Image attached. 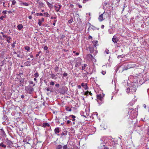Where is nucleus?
<instances>
[{
    "instance_id": "nucleus-1",
    "label": "nucleus",
    "mask_w": 149,
    "mask_h": 149,
    "mask_svg": "<svg viewBox=\"0 0 149 149\" xmlns=\"http://www.w3.org/2000/svg\"><path fill=\"white\" fill-rule=\"evenodd\" d=\"M25 90L28 93L31 94L34 91V89L32 86L29 85L25 87Z\"/></svg>"
},
{
    "instance_id": "nucleus-2",
    "label": "nucleus",
    "mask_w": 149,
    "mask_h": 149,
    "mask_svg": "<svg viewBox=\"0 0 149 149\" xmlns=\"http://www.w3.org/2000/svg\"><path fill=\"white\" fill-rule=\"evenodd\" d=\"M137 84L136 82H132L131 84V86H130V88L132 92H135L137 88Z\"/></svg>"
},
{
    "instance_id": "nucleus-3",
    "label": "nucleus",
    "mask_w": 149,
    "mask_h": 149,
    "mask_svg": "<svg viewBox=\"0 0 149 149\" xmlns=\"http://www.w3.org/2000/svg\"><path fill=\"white\" fill-rule=\"evenodd\" d=\"M130 63H124L123 67V71L125 70H126L130 68Z\"/></svg>"
},
{
    "instance_id": "nucleus-4",
    "label": "nucleus",
    "mask_w": 149,
    "mask_h": 149,
    "mask_svg": "<svg viewBox=\"0 0 149 149\" xmlns=\"http://www.w3.org/2000/svg\"><path fill=\"white\" fill-rule=\"evenodd\" d=\"M78 17L79 15H76L75 16V20H76V19H77V27H79V26H80L81 23V19Z\"/></svg>"
},
{
    "instance_id": "nucleus-5",
    "label": "nucleus",
    "mask_w": 149,
    "mask_h": 149,
    "mask_svg": "<svg viewBox=\"0 0 149 149\" xmlns=\"http://www.w3.org/2000/svg\"><path fill=\"white\" fill-rule=\"evenodd\" d=\"M76 61V63L75 65V67H77L80 66L81 65V61L80 58H77Z\"/></svg>"
},
{
    "instance_id": "nucleus-6",
    "label": "nucleus",
    "mask_w": 149,
    "mask_h": 149,
    "mask_svg": "<svg viewBox=\"0 0 149 149\" xmlns=\"http://www.w3.org/2000/svg\"><path fill=\"white\" fill-rule=\"evenodd\" d=\"M106 13H105L104 12L102 14L99 16L98 19L101 22L104 19V18H103V16L105 15H106Z\"/></svg>"
},
{
    "instance_id": "nucleus-7",
    "label": "nucleus",
    "mask_w": 149,
    "mask_h": 149,
    "mask_svg": "<svg viewBox=\"0 0 149 149\" xmlns=\"http://www.w3.org/2000/svg\"><path fill=\"white\" fill-rule=\"evenodd\" d=\"M5 142L8 145V147H10L13 144L12 142L8 140V138H6L5 140Z\"/></svg>"
},
{
    "instance_id": "nucleus-8",
    "label": "nucleus",
    "mask_w": 149,
    "mask_h": 149,
    "mask_svg": "<svg viewBox=\"0 0 149 149\" xmlns=\"http://www.w3.org/2000/svg\"><path fill=\"white\" fill-rule=\"evenodd\" d=\"M2 36L3 37L5 38H6V39H7V41L8 43L10 42V40L11 38L10 37L6 35H3Z\"/></svg>"
},
{
    "instance_id": "nucleus-9",
    "label": "nucleus",
    "mask_w": 149,
    "mask_h": 149,
    "mask_svg": "<svg viewBox=\"0 0 149 149\" xmlns=\"http://www.w3.org/2000/svg\"><path fill=\"white\" fill-rule=\"evenodd\" d=\"M118 40V39L117 37L116 36H114L112 39V41L114 43H117Z\"/></svg>"
},
{
    "instance_id": "nucleus-10",
    "label": "nucleus",
    "mask_w": 149,
    "mask_h": 149,
    "mask_svg": "<svg viewBox=\"0 0 149 149\" xmlns=\"http://www.w3.org/2000/svg\"><path fill=\"white\" fill-rule=\"evenodd\" d=\"M94 46L90 47H89V51L91 53H93L94 51Z\"/></svg>"
},
{
    "instance_id": "nucleus-11",
    "label": "nucleus",
    "mask_w": 149,
    "mask_h": 149,
    "mask_svg": "<svg viewBox=\"0 0 149 149\" xmlns=\"http://www.w3.org/2000/svg\"><path fill=\"white\" fill-rule=\"evenodd\" d=\"M20 5L22 6V5L25 6H28L29 5V4L28 3L25 2H24L20 1Z\"/></svg>"
},
{
    "instance_id": "nucleus-12",
    "label": "nucleus",
    "mask_w": 149,
    "mask_h": 149,
    "mask_svg": "<svg viewBox=\"0 0 149 149\" xmlns=\"http://www.w3.org/2000/svg\"><path fill=\"white\" fill-rule=\"evenodd\" d=\"M97 99L99 100L100 101H102V98H103L102 97V95L101 94H100L97 95Z\"/></svg>"
},
{
    "instance_id": "nucleus-13",
    "label": "nucleus",
    "mask_w": 149,
    "mask_h": 149,
    "mask_svg": "<svg viewBox=\"0 0 149 149\" xmlns=\"http://www.w3.org/2000/svg\"><path fill=\"white\" fill-rule=\"evenodd\" d=\"M59 129L60 128L59 127H56L55 128L54 130V132L55 134H57V133H58L59 132Z\"/></svg>"
},
{
    "instance_id": "nucleus-14",
    "label": "nucleus",
    "mask_w": 149,
    "mask_h": 149,
    "mask_svg": "<svg viewBox=\"0 0 149 149\" xmlns=\"http://www.w3.org/2000/svg\"><path fill=\"white\" fill-rule=\"evenodd\" d=\"M42 126L44 127H45L46 126H47L48 127H49L50 126V125H49V124L47 123H44L42 124Z\"/></svg>"
},
{
    "instance_id": "nucleus-15",
    "label": "nucleus",
    "mask_w": 149,
    "mask_h": 149,
    "mask_svg": "<svg viewBox=\"0 0 149 149\" xmlns=\"http://www.w3.org/2000/svg\"><path fill=\"white\" fill-rule=\"evenodd\" d=\"M74 83H72L71 84H70L69 86V87L71 89H72L73 90H74L73 89L74 88Z\"/></svg>"
},
{
    "instance_id": "nucleus-16",
    "label": "nucleus",
    "mask_w": 149,
    "mask_h": 149,
    "mask_svg": "<svg viewBox=\"0 0 149 149\" xmlns=\"http://www.w3.org/2000/svg\"><path fill=\"white\" fill-rule=\"evenodd\" d=\"M17 27L18 30H20L23 28V26L21 24H19L17 25Z\"/></svg>"
},
{
    "instance_id": "nucleus-17",
    "label": "nucleus",
    "mask_w": 149,
    "mask_h": 149,
    "mask_svg": "<svg viewBox=\"0 0 149 149\" xmlns=\"http://www.w3.org/2000/svg\"><path fill=\"white\" fill-rule=\"evenodd\" d=\"M31 61H27L26 62H25L24 64L26 65V66H31Z\"/></svg>"
},
{
    "instance_id": "nucleus-18",
    "label": "nucleus",
    "mask_w": 149,
    "mask_h": 149,
    "mask_svg": "<svg viewBox=\"0 0 149 149\" xmlns=\"http://www.w3.org/2000/svg\"><path fill=\"white\" fill-rule=\"evenodd\" d=\"M130 65L131 66L130 68H134L138 66L137 65H136L135 64H132L130 63Z\"/></svg>"
},
{
    "instance_id": "nucleus-19",
    "label": "nucleus",
    "mask_w": 149,
    "mask_h": 149,
    "mask_svg": "<svg viewBox=\"0 0 149 149\" xmlns=\"http://www.w3.org/2000/svg\"><path fill=\"white\" fill-rule=\"evenodd\" d=\"M63 145H57L56 147V149H62L63 148Z\"/></svg>"
},
{
    "instance_id": "nucleus-20",
    "label": "nucleus",
    "mask_w": 149,
    "mask_h": 149,
    "mask_svg": "<svg viewBox=\"0 0 149 149\" xmlns=\"http://www.w3.org/2000/svg\"><path fill=\"white\" fill-rule=\"evenodd\" d=\"M54 7L56 9V10L57 12H58L60 10V8L58 7L57 5H55L54 6Z\"/></svg>"
},
{
    "instance_id": "nucleus-21",
    "label": "nucleus",
    "mask_w": 149,
    "mask_h": 149,
    "mask_svg": "<svg viewBox=\"0 0 149 149\" xmlns=\"http://www.w3.org/2000/svg\"><path fill=\"white\" fill-rule=\"evenodd\" d=\"M0 130L2 131V136L3 137H5L6 136V135L4 131L2 129H0Z\"/></svg>"
},
{
    "instance_id": "nucleus-22",
    "label": "nucleus",
    "mask_w": 149,
    "mask_h": 149,
    "mask_svg": "<svg viewBox=\"0 0 149 149\" xmlns=\"http://www.w3.org/2000/svg\"><path fill=\"white\" fill-rule=\"evenodd\" d=\"M0 146L4 148H6V145L4 144L3 143H1L0 144Z\"/></svg>"
},
{
    "instance_id": "nucleus-23",
    "label": "nucleus",
    "mask_w": 149,
    "mask_h": 149,
    "mask_svg": "<svg viewBox=\"0 0 149 149\" xmlns=\"http://www.w3.org/2000/svg\"><path fill=\"white\" fill-rule=\"evenodd\" d=\"M87 56L88 57H89L90 58H91L92 60H93L94 58L93 57V56L92 54H88L87 55Z\"/></svg>"
},
{
    "instance_id": "nucleus-24",
    "label": "nucleus",
    "mask_w": 149,
    "mask_h": 149,
    "mask_svg": "<svg viewBox=\"0 0 149 149\" xmlns=\"http://www.w3.org/2000/svg\"><path fill=\"white\" fill-rule=\"evenodd\" d=\"M24 49L29 51L30 49V48L28 46H26L24 47Z\"/></svg>"
},
{
    "instance_id": "nucleus-25",
    "label": "nucleus",
    "mask_w": 149,
    "mask_h": 149,
    "mask_svg": "<svg viewBox=\"0 0 149 149\" xmlns=\"http://www.w3.org/2000/svg\"><path fill=\"white\" fill-rule=\"evenodd\" d=\"M46 3H47V5L48 6L49 8H52V6L50 3H49L48 1H47Z\"/></svg>"
},
{
    "instance_id": "nucleus-26",
    "label": "nucleus",
    "mask_w": 149,
    "mask_h": 149,
    "mask_svg": "<svg viewBox=\"0 0 149 149\" xmlns=\"http://www.w3.org/2000/svg\"><path fill=\"white\" fill-rule=\"evenodd\" d=\"M44 16H45L47 17H49V14L47 13H44Z\"/></svg>"
},
{
    "instance_id": "nucleus-27",
    "label": "nucleus",
    "mask_w": 149,
    "mask_h": 149,
    "mask_svg": "<svg viewBox=\"0 0 149 149\" xmlns=\"http://www.w3.org/2000/svg\"><path fill=\"white\" fill-rule=\"evenodd\" d=\"M92 43H93V44L94 43H95V44L94 45V47H96V44H97L98 42V41H97V40H96L95 41H92Z\"/></svg>"
},
{
    "instance_id": "nucleus-28",
    "label": "nucleus",
    "mask_w": 149,
    "mask_h": 149,
    "mask_svg": "<svg viewBox=\"0 0 149 149\" xmlns=\"http://www.w3.org/2000/svg\"><path fill=\"white\" fill-rule=\"evenodd\" d=\"M120 1H118V0H113V3L117 4Z\"/></svg>"
},
{
    "instance_id": "nucleus-29",
    "label": "nucleus",
    "mask_w": 149,
    "mask_h": 149,
    "mask_svg": "<svg viewBox=\"0 0 149 149\" xmlns=\"http://www.w3.org/2000/svg\"><path fill=\"white\" fill-rule=\"evenodd\" d=\"M130 88H127V89H126V92L127 93H129V92H131V89H130Z\"/></svg>"
},
{
    "instance_id": "nucleus-30",
    "label": "nucleus",
    "mask_w": 149,
    "mask_h": 149,
    "mask_svg": "<svg viewBox=\"0 0 149 149\" xmlns=\"http://www.w3.org/2000/svg\"><path fill=\"white\" fill-rule=\"evenodd\" d=\"M39 76V74L38 72H37L35 73L34 74V76L35 77L37 78Z\"/></svg>"
},
{
    "instance_id": "nucleus-31",
    "label": "nucleus",
    "mask_w": 149,
    "mask_h": 149,
    "mask_svg": "<svg viewBox=\"0 0 149 149\" xmlns=\"http://www.w3.org/2000/svg\"><path fill=\"white\" fill-rule=\"evenodd\" d=\"M87 66V65L86 64H85L84 65V66H82V70H83L85 69V68Z\"/></svg>"
},
{
    "instance_id": "nucleus-32",
    "label": "nucleus",
    "mask_w": 149,
    "mask_h": 149,
    "mask_svg": "<svg viewBox=\"0 0 149 149\" xmlns=\"http://www.w3.org/2000/svg\"><path fill=\"white\" fill-rule=\"evenodd\" d=\"M66 109L67 111H71V108H70L69 107H66Z\"/></svg>"
},
{
    "instance_id": "nucleus-33",
    "label": "nucleus",
    "mask_w": 149,
    "mask_h": 149,
    "mask_svg": "<svg viewBox=\"0 0 149 149\" xmlns=\"http://www.w3.org/2000/svg\"><path fill=\"white\" fill-rule=\"evenodd\" d=\"M36 15H37V16H40H40H43V14L42 13H36Z\"/></svg>"
},
{
    "instance_id": "nucleus-34",
    "label": "nucleus",
    "mask_w": 149,
    "mask_h": 149,
    "mask_svg": "<svg viewBox=\"0 0 149 149\" xmlns=\"http://www.w3.org/2000/svg\"><path fill=\"white\" fill-rule=\"evenodd\" d=\"M63 149H67L68 148L67 145H63Z\"/></svg>"
},
{
    "instance_id": "nucleus-35",
    "label": "nucleus",
    "mask_w": 149,
    "mask_h": 149,
    "mask_svg": "<svg viewBox=\"0 0 149 149\" xmlns=\"http://www.w3.org/2000/svg\"><path fill=\"white\" fill-rule=\"evenodd\" d=\"M89 24L90 25V26H92L93 27V28L91 27V28L93 30H94L95 29H96V28L95 27V26H94L93 25H91L90 23H89Z\"/></svg>"
},
{
    "instance_id": "nucleus-36",
    "label": "nucleus",
    "mask_w": 149,
    "mask_h": 149,
    "mask_svg": "<svg viewBox=\"0 0 149 149\" xmlns=\"http://www.w3.org/2000/svg\"><path fill=\"white\" fill-rule=\"evenodd\" d=\"M89 91H87L84 93V95H89Z\"/></svg>"
},
{
    "instance_id": "nucleus-37",
    "label": "nucleus",
    "mask_w": 149,
    "mask_h": 149,
    "mask_svg": "<svg viewBox=\"0 0 149 149\" xmlns=\"http://www.w3.org/2000/svg\"><path fill=\"white\" fill-rule=\"evenodd\" d=\"M124 57V56L123 55H118V57H117V58H118L119 59L120 58H123V57Z\"/></svg>"
},
{
    "instance_id": "nucleus-38",
    "label": "nucleus",
    "mask_w": 149,
    "mask_h": 149,
    "mask_svg": "<svg viewBox=\"0 0 149 149\" xmlns=\"http://www.w3.org/2000/svg\"><path fill=\"white\" fill-rule=\"evenodd\" d=\"M73 19L72 18L71 19H70V20H69L68 21V22L69 23H71L72 22V21L73 20Z\"/></svg>"
},
{
    "instance_id": "nucleus-39",
    "label": "nucleus",
    "mask_w": 149,
    "mask_h": 149,
    "mask_svg": "<svg viewBox=\"0 0 149 149\" xmlns=\"http://www.w3.org/2000/svg\"><path fill=\"white\" fill-rule=\"evenodd\" d=\"M84 88L85 90H87L88 89V87L87 86V84H86V86L84 87Z\"/></svg>"
},
{
    "instance_id": "nucleus-40",
    "label": "nucleus",
    "mask_w": 149,
    "mask_h": 149,
    "mask_svg": "<svg viewBox=\"0 0 149 149\" xmlns=\"http://www.w3.org/2000/svg\"><path fill=\"white\" fill-rule=\"evenodd\" d=\"M23 75V74L22 73H19L18 74V76H19L20 78H21L22 79V78L21 77V76H22Z\"/></svg>"
},
{
    "instance_id": "nucleus-41",
    "label": "nucleus",
    "mask_w": 149,
    "mask_h": 149,
    "mask_svg": "<svg viewBox=\"0 0 149 149\" xmlns=\"http://www.w3.org/2000/svg\"><path fill=\"white\" fill-rule=\"evenodd\" d=\"M30 144L29 143H24V147H25L26 146H29Z\"/></svg>"
},
{
    "instance_id": "nucleus-42",
    "label": "nucleus",
    "mask_w": 149,
    "mask_h": 149,
    "mask_svg": "<svg viewBox=\"0 0 149 149\" xmlns=\"http://www.w3.org/2000/svg\"><path fill=\"white\" fill-rule=\"evenodd\" d=\"M6 17V15L2 16H1L0 17V19L1 20H3V18H5Z\"/></svg>"
},
{
    "instance_id": "nucleus-43",
    "label": "nucleus",
    "mask_w": 149,
    "mask_h": 149,
    "mask_svg": "<svg viewBox=\"0 0 149 149\" xmlns=\"http://www.w3.org/2000/svg\"><path fill=\"white\" fill-rule=\"evenodd\" d=\"M39 4L40 6H42L43 5V3L42 2L40 1L39 2Z\"/></svg>"
},
{
    "instance_id": "nucleus-44",
    "label": "nucleus",
    "mask_w": 149,
    "mask_h": 149,
    "mask_svg": "<svg viewBox=\"0 0 149 149\" xmlns=\"http://www.w3.org/2000/svg\"><path fill=\"white\" fill-rule=\"evenodd\" d=\"M16 3V1L15 0H13L12 1V5H14Z\"/></svg>"
},
{
    "instance_id": "nucleus-45",
    "label": "nucleus",
    "mask_w": 149,
    "mask_h": 149,
    "mask_svg": "<svg viewBox=\"0 0 149 149\" xmlns=\"http://www.w3.org/2000/svg\"><path fill=\"white\" fill-rule=\"evenodd\" d=\"M50 84L51 85H54V83L53 81H51L50 82Z\"/></svg>"
},
{
    "instance_id": "nucleus-46",
    "label": "nucleus",
    "mask_w": 149,
    "mask_h": 149,
    "mask_svg": "<svg viewBox=\"0 0 149 149\" xmlns=\"http://www.w3.org/2000/svg\"><path fill=\"white\" fill-rule=\"evenodd\" d=\"M38 21H39V22H38V24L39 25V26H41L42 25L41 22L40 21V20L39 19L38 20Z\"/></svg>"
},
{
    "instance_id": "nucleus-47",
    "label": "nucleus",
    "mask_w": 149,
    "mask_h": 149,
    "mask_svg": "<svg viewBox=\"0 0 149 149\" xmlns=\"http://www.w3.org/2000/svg\"><path fill=\"white\" fill-rule=\"evenodd\" d=\"M87 83L85 84L84 83H83L81 84V85L82 87H84L86 86V84H87Z\"/></svg>"
},
{
    "instance_id": "nucleus-48",
    "label": "nucleus",
    "mask_w": 149,
    "mask_h": 149,
    "mask_svg": "<svg viewBox=\"0 0 149 149\" xmlns=\"http://www.w3.org/2000/svg\"><path fill=\"white\" fill-rule=\"evenodd\" d=\"M71 133H74V131L73 130L74 128L71 127Z\"/></svg>"
},
{
    "instance_id": "nucleus-49",
    "label": "nucleus",
    "mask_w": 149,
    "mask_h": 149,
    "mask_svg": "<svg viewBox=\"0 0 149 149\" xmlns=\"http://www.w3.org/2000/svg\"><path fill=\"white\" fill-rule=\"evenodd\" d=\"M48 48L47 46H45L44 47V49L45 50H47Z\"/></svg>"
},
{
    "instance_id": "nucleus-50",
    "label": "nucleus",
    "mask_w": 149,
    "mask_h": 149,
    "mask_svg": "<svg viewBox=\"0 0 149 149\" xmlns=\"http://www.w3.org/2000/svg\"><path fill=\"white\" fill-rule=\"evenodd\" d=\"M70 116L72 117V118H73L72 121H74V116L73 115H70Z\"/></svg>"
},
{
    "instance_id": "nucleus-51",
    "label": "nucleus",
    "mask_w": 149,
    "mask_h": 149,
    "mask_svg": "<svg viewBox=\"0 0 149 149\" xmlns=\"http://www.w3.org/2000/svg\"><path fill=\"white\" fill-rule=\"evenodd\" d=\"M68 74L67 73L65 72L64 74H63V75L64 77H66L67 76Z\"/></svg>"
},
{
    "instance_id": "nucleus-52",
    "label": "nucleus",
    "mask_w": 149,
    "mask_h": 149,
    "mask_svg": "<svg viewBox=\"0 0 149 149\" xmlns=\"http://www.w3.org/2000/svg\"><path fill=\"white\" fill-rule=\"evenodd\" d=\"M29 84H33V83L32 81H29Z\"/></svg>"
},
{
    "instance_id": "nucleus-53",
    "label": "nucleus",
    "mask_w": 149,
    "mask_h": 149,
    "mask_svg": "<svg viewBox=\"0 0 149 149\" xmlns=\"http://www.w3.org/2000/svg\"><path fill=\"white\" fill-rule=\"evenodd\" d=\"M109 50L108 49H106V50L105 51V52H106V53L107 54H109Z\"/></svg>"
},
{
    "instance_id": "nucleus-54",
    "label": "nucleus",
    "mask_w": 149,
    "mask_h": 149,
    "mask_svg": "<svg viewBox=\"0 0 149 149\" xmlns=\"http://www.w3.org/2000/svg\"><path fill=\"white\" fill-rule=\"evenodd\" d=\"M102 73L103 74V75H104L105 73H106V72L105 71H102Z\"/></svg>"
},
{
    "instance_id": "nucleus-55",
    "label": "nucleus",
    "mask_w": 149,
    "mask_h": 149,
    "mask_svg": "<svg viewBox=\"0 0 149 149\" xmlns=\"http://www.w3.org/2000/svg\"><path fill=\"white\" fill-rule=\"evenodd\" d=\"M7 11L6 10H4L2 12V13L4 14H5L6 13Z\"/></svg>"
},
{
    "instance_id": "nucleus-56",
    "label": "nucleus",
    "mask_w": 149,
    "mask_h": 149,
    "mask_svg": "<svg viewBox=\"0 0 149 149\" xmlns=\"http://www.w3.org/2000/svg\"><path fill=\"white\" fill-rule=\"evenodd\" d=\"M55 86L57 87H58L59 86V84H57L55 85Z\"/></svg>"
},
{
    "instance_id": "nucleus-57",
    "label": "nucleus",
    "mask_w": 149,
    "mask_h": 149,
    "mask_svg": "<svg viewBox=\"0 0 149 149\" xmlns=\"http://www.w3.org/2000/svg\"><path fill=\"white\" fill-rule=\"evenodd\" d=\"M15 45L14 44V43H13L11 44V46L12 47L14 48L15 47Z\"/></svg>"
},
{
    "instance_id": "nucleus-58",
    "label": "nucleus",
    "mask_w": 149,
    "mask_h": 149,
    "mask_svg": "<svg viewBox=\"0 0 149 149\" xmlns=\"http://www.w3.org/2000/svg\"><path fill=\"white\" fill-rule=\"evenodd\" d=\"M24 95H21V98L22 99H23L24 98Z\"/></svg>"
},
{
    "instance_id": "nucleus-59",
    "label": "nucleus",
    "mask_w": 149,
    "mask_h": 149,
    "mask_svg": "<svg viewBox=\"0 0 149 149\" xmlns=\"http://www.w3.org/2000/svg\"><path fill=\"white\" fill-rule=\"evenodd\" d=\"M107 4H108V3H104V6H106L107 5Z\"/></svg>"
},
{
    "instance_id": "nucleus-60",
    "label": "nucleus",
    "mask_w": 149,
    "mask_h": 149,
    "mask_svg": "<svg viewBox=\"0 0 149 149\" xmlns=\"http://www.w3.org/2000/svg\"><path fill=\"white\" fill-rule=\"evenodd\" d=\"M28 18L29 19H31L32 18V17L31 16H29Z\"/></svg>"
},
{
    "instance_id": "nucleus-61",
    "label": "nucleus",
    "mask_w": 149,
    "mask_h": 149,
    "mask_svg": "<svg viewBox=\"0 0 149 149\" xmlns=\"http://www.w3.org/2000/svg\"><path fill=\"white\" fill-rule=\"evenodd\" d=\"M89 39H90L92 38V37L91 36H89L88 37Z\"/></svg>"
},
{
    "instance_id": "nucleus-62",
    "label": "nucleus",
    "mask_w": 149,
    "mask_h": 149,
    "mask_svg": "<svg viewBox=\"0 0 149 149\" xmlns=\"http://www.w3.org/2000/svg\"><path fill=\"white\" fill-rule=\"evenodd\" d=\"M58 7L60 8V9L61 8L62 6L61 5V4H59L58 5Z\"/></svg>"
},
{
    "instance_id": "nucleus-63",
    "label": "nucleus",
    "mask_w": 149,
    "mask_h": 149,
    "mask_svg": "<svg viewBox=\"0 0 149 149\" xmlns=\"http://www.w3.org/2000/svg\"><path fill=\"white\" fill-rule=\"evenodd\" d=\"M147 134L149 136V128L148 130V132L147 133Z\"/></svg>"
},
{
    "instance_id": "nucleus-64",
    "label": "nucleus",
    "mask_w": 149,
    "mask_h": 149,
    "mask_svg": "<svg viewBox=\"0 0 149 149\" xmlns=\"http://www.w3.org/2000/svg\"><path fill=\"white\" fill-rule=\"evenodd\" d=\"M104 149H109L108 147H104Z\"/></svg>"
}]
</instances>
